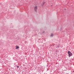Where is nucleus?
<instances>
[{"mask_svg":"<svg viewBox=\"0 0 74 74\" xmlns=\"http://www.w3.org/2000/svg\"><path fill=\"white\" fill-rule=\"evenodd\" d=\"M16 67L17 68H19V66H16Z\"/></svg>","mask_w":74,"mask_h":74,"instance_id":"nucleus-6","label":"nucleus"},{"mask_svg":"<svg viewBox=\"0 0 74 74\" xmlns=\"http://www.w3.org/2000/svg\"><path fill=\"white\" fill-rule=\"evenodd\" d=\"M66 74H68V73H67Z\"/></svg>","mask_w":74,"mask_h":74,"instance_id":"nucleus-7","label":"nucleus"},{"mask_svg":"<svg viewBox=\"0 0 74 74\" xmlns=\"http://www.w3.org/2000/svg\"><path fill=\"white\" fill-rule=\"evenodd\" d=\"M45 2L43 1V2H42V5H44V4H45Z\"/></svg>","mask_w":74,"mask_h":74,"instance_id":"nucleus-4","label":"nucleus"},{"mask_svg":"<svg viewBox=\"0 0 74 74\" xmlns=\"http://www.w3.org/2000/svg\"><path fill=\"white\" fill-rule=\"evenodd\" d=\"M68 53L69 57H70V56H73V53L70 51H68Z\"/></svg>","mask_w":74,"mask_h":74,"instance_id":"nucleus-1","label":"nucleus"},{"mask_svg":"<svg viewBox=\"0 0 74 74\" xmlns=\"http://www.w3.org/2000/svg\"><path fill=\"white\" fill-rule=\"evenodd\" d=\"M51 37H52V36H53V34H52L51 35Z\"/></svg>","mask_w":74,"mask_h":74,"instance_id":"nucleus-5","label":"nucleus"},{"mask_svg":"<svg viewBox=\"0 0 74 74\" xmlns=\"http://www.w3.org/2000/svg\"><path fill=\"white\" fill-rule=\"evenodd\" d=\"M16 49H18V48H19V47L18 46V45H16Z\"/></svg>","mask_w":74,"mask_h":74,"instance_id":"nucleus-3","label":"nucleus"},{"mask_svg":"<svg viewBox=\"0 0 74 74\" xmlns=\"http://www.w3.org/2000/svg\"><path fill=\"white\" fill-rule=\"evenodd\" d=\"M37 6H35L34 8V10L36 12L37 10Z\"/></svg>","mask_w":74,"mask_h":74,"instance_id":"nucleus-2","label":"nucleus"}]
</instances>
